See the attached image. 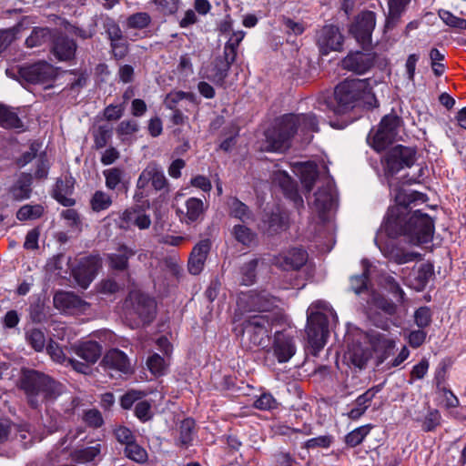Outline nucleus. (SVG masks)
<instances>
[{"instance_id":"nucleus-28","label":"nucleus","mask_w":466,"mask_h":466,"mask_svg":"<svg viewBox=\"0 0 466 466\" xmlns=\"http://www.w3.org/2000/svg\"><path fill=\"white\" fill-rule=\"evenodd\" d=\"M75 352L87 363L94 364L101 356L102 347L96 341L87 340L76 346Z\"/></svg>"},{"instance_id":"nucleus-2","label":"nucleus","mask_w":466,"mask_h":466,"mask_svg":"<svg viewBox=\"0 0 466 466\" xmlns=\"http://www.w3.org/2000/svg\"><path fill=\"white\" fill-rule=\"evenodd\" d=\"M324 106L336 115H344L354 108L372 110L379 106L370 79H346L334 91V98L327 100Z\"/></svg>"},{"instance_id":"nucleus-17","label":"nucleus","mask_w":466,"mask_h":466,"mask_svg":"<svg viewBox=\"0 0 466 466\" xmlns=\"http://www.w3.org/2000/svg\"><path fill=\"white\" fill-rule=\"evenodd\" d=\"M312 212L323 222L328 218V213L335 205V197L332 186L328 183L314 194V199L310 202Z\"/></svg>"},{"instance_id":"nucleus-6","label":"nucleus","mask_w":466,"mask_h":466,"mask_svg":"<svg viewBox=\"0 0 466 466\" xmlns=\"http://www.w3.org/2000/svg\"><path fill=\"white\" fill-rule=\"evenodd\" d=\"M275 319L268 314H258L248 317L241 327H236L237 336H248L249 343L254 347L266 348L268 346L270 334Z\"/></svg>"},{"instance_id":"nucleus-59","label":"nucleus","mask_w":466,"mask_h":466,"mask_svg":"<svg viewBox=\"0 0 466 466\" xmlns=\"http://www.w3.org/2000/svg\"><path fill=\"white\" fill-rule=\"evenodd\" d=\"M253 405L256 409L268 410L277 408L278 402L270 393H262Z\"/></svg>"},{"instance_id":"nucleus-50","label":"nucleus","mask_w":466,"mask_h":466,"mask_svg":"<svg viewBox=\"0 0 466 466\" xmlns=\"http://www.w3.org/2000/svg\"><path fill=\"white\" fill-rule=\"evenodd\" d=\"M106 179V186L108 189L114 190L121 183L123 170L119 167H112L103 171Z\"/></svg>"},{"instance_id":"nucleus-62","label":"nucleus","mask_w":466,"mask_h":466,"mask_svg":"<svg viewBox=\"0 0 466 466\" xmlns=\"http://www.w3.org/2000/svg\"><path fill=\"white\" fill-rule=\"evenodd\" d=\"M440 16L442 21L450 26L459 29H466V19L455 16L449 11H442L440 13Z\"/></svg>"},{"instance_id":"nucleus-5","label":"nucleus","mask_w":466,"mask_h":466,"mask_svg":"<svg viewBox=\"0 0 466 466\" xmlns=\"http://www.w3.org/2000/svg\"><path fill=\"white\" fill-rule=\"evenodd\" d=\"M18 386L33 407L54 400L61 392V384L56 382L49 376L33 370H22Z\"/></svg>"},{"instance_id":"nucleus-58","label":"nucleus","mask_w":466,"mask_h":466,"mask_svg":"<svg viewBox=\"0 0 466 466\" xmlns=\"http://www.w3.org/2000/svg\"><path fill=\"white\" fill-rule=\"evenodd\" d=\"M104 28L110 42L118 41L124 37L120 26L112 18H107L105 21Z\"/></svg>"},{"instance_id":"nucleus-3","label":"nucleus","mask_w":466,"mask_h":466,"mask_svg":"<svg viewBox=\"0 0 466 466\" xmlns=\"http://www.w3.org/2000/svg\"><path fill=\"white\" fill-rule=\"evenodd\" d=\"M367 303L369 305L370 318L372 319L374 325L380 328L382 330L387 331L380 332L378 330H370L368 333L370 344L374 351L380 354L381 361H383L389 357L390 351L395 348L397 338L388 331L390 328L388 320L377 319L375 316H371V311L372 309L375 308L380 309L387 315L391 316L396 313L397 307L392 301L387 299L376 291L370 292Z\"/></svg>"},{"instance_id":"nucleus-46","label":"nucleus","mask_w":466,"mask_h":466,"mask_svg":"<svg viewBox=\"0 0 466 466\" xmlns=\"http://www.w3.org/2000/svg\"><path fill=\"white\" fill-rule=\"evenodd\" d=\"M370 425H363L351 431L345 437L346 444L350 447L360 445L370 433Z\"/></svg>"},{"instance_id":"nucleus-4","label":"nucleus","mask_w":466,"mask_h":466,"mask_svg":"<svg viewBox=\"0 0 466 466\" xmlns=\"http://www.w3.org/2000/svg\"><path fill=\"white\" fill-rule=\"evenodd\" d=\"M329 316L336 314L329 304L324 300H316L307 310L308 347L312 355L317 356L324 348L329 336Z\"/></svg>"},{"instance_id":"nucleus-25","label":"nucleus","mask_w":466,"mask_h":466,"mask_svg":"<svg viewBox=\"0 0 466 466\" xmlns=\"http://www.w3.org/2000/svg\"><path fill=\"white\" fill-rule=\"evenodd\" d=\"M210 246L208 239H203L194 247L187 264L188 271L191 274L198 275L203 270Z\"/></svg>"},{"instance_id":"nucleus-44","label":"nucleus","mask_w":466,"mask_h":466,"mask_svg":"<svg viewBox=\"0 0 466 466\" xmlns=\"http://www.w3.org/2000/svg\"><path fill=\"white\" fill-rule=\"evenodd\" d=\"M275 179H278L279 177H282V181L280 182V186L283 188L285 194L291 199H293L296 203H302V198L299 196L298 191L295 187V185L291 179V177L286 172H279L275 175Z\"/></svg>"},{"instance_id":"nucleus-55","label":"nucleus","mask_w":466,"mask_h":466,"mask_svg":"<svg viewBox=\"0 0 466 466\" xmlns=\"http://www.w3.org/2000/svg\"><path fill=\"white\" fill-rule=\"evenodd\" d=\"M384 288L392 294L400 303L404 302L405 293L394 278L388 276L384 279Z\"/></svg>"},{"instance_id":"nucleus-33","label":"nucleus","mask_w":466,"mask_h":466,"mask_svg":"<svg viewBox=\"0 0 466 466\" xmlns=\"http://www.w3.org/2000/svg\"><path fill=\"white\" fill-rule=\"evenodd\" d=\"M228 206L231 217L236 218L242 222H247L252 219V214L248 207L237 198H229L228 200Z\"/></svg>"},{"instance_id":"nucleus-8","label":"nucleus","mask_w":466,"mask_h":466,"mask_svg":"<svg viewBox=\"0 0 466 466\" xmlns=\"http://www.w3.org/2000/svg\"><path fill=\"white\" fill-rule=\"evenodd\" d=\"M153 191L168 194L169 187L162 168L157 164L151 162L143 169L137 178L134 198L139 201L149 197Z\"/></svg>"},{"instance_id":"nucleus-23","label":"nucleus","mask_w":466,"mask_h":466,"mask_svg":"<svg viewBox=\"0 0 466 466\" xmlns=\"http://www.w3.org/2000/svg\"><path fill=\"white\" fill-rule=\"evenodd\" d=\"M150 225V217L137 208L126 209L119 218V228L123 229H130L134 227L139 229H147Z\"/></svg>"},{"instance_id":"nucleus-20","label":"nucleus","mask_w":466,"mask_h":466,"mask_svg":"<svg viewBox=\"0 0 466 466\" xmlns=\"http://www.w3.org/2000/svg\"><path fill=\"white\" fill-rule=\"evenodd\" d=\"M307 252L302 248H293L274 258V264L283 270H298L305 265Z\"/></svg>"},{"instance_id":"nucleus-16","label":"nucleus","mask_w":466,"mask_h":466,"mask_svg":"<svg viewBox=\"0 0 466 466\" xmlns=\"http://www.w3.org/2000/svg\"><path fill=\"white\" fill-rule=\"evenodd\" d=\"M19 75L27 83L44 84L54 78L55 69L49 63L41 61L21 67Z\"/></svg>"},{"instance_id":"nucleus-1","label":"nucleus","mask_w":466,"mask_h":466,"mask_svg":"<svg viewBox=\"0 0 466 466\" xmlns=\"http://www.w3.org/2000/svg\"><path fill=\"white\" fill-rule=\"evenodd\" d=\"M390 194L395 205L388 209L383 227L391 237L405 236L413 245L429 243L432 240L434 223L431 218L420 210L410 212L409 206L420 199L421 194L408 192L390 184Z\"/></svg>"},{"instance_id":"nucleus-41","label":"nucleus","mask_w":466,"mask_h":466,"mask_svg":"<svg viewBox=\"0 0 466 466\" xmlns=\"http://www.w3.org/2000/svg\"><path fill=\"white\" fill-rule=\"evenodd\" d=\"M112 203L111 196L102 190L96 191L90 199L91 208L95 212H100L109 208Z\"/></svg>"},{"instance_id":"nucleus-42","label":"nucleus","mask_w":466,"mask_h":466,"mask_svg":"<svg viewBox=\"0 0 466 466\" xmlns=\"http://www.w3.org/2000/svg\"><path fill=\"white\" fill-rule=\"evenodd\" d=\"M151 23V16L147 12H137L127 18L126 25L129 29L142 30Z\"/></svg>"},{"instance_id":"nucleus-61","label":"nucleus","mask_w":466,"mask_h":466,"mask_svg":"<svg viewBox=\"0 0 466 466\" xmlns=\"http://www.w3.org/2000/svg\"><path fill=\"white\" fill-rule=\"evenodd\" d=\"M19 32V26H14L8 29L0 30V53L15 40L16 34Z\"/></svg>"},{"instance_id":"nucleus-15","label":"nucleus","mask_w":466,"mask_h":466,"mask_svg":"<svg viewBox=\"0 0 466 466\" xmlns=\"http://www.w3.org/2000/svg\"><path fill=\"white\" fill-rule=\"evenodd\" d=\"M100 268L101 259L97 256H89L80 260L78 266L72 270V274L77 284L81 288L86 289Z\"/></svg>"},{"instance_id":"nucleus-49","label":"nucleus","mask_w":466,"mask_h":466,"mask_svg":"<svg viewBox=\"0 0 466 466\" xmlns=\"http://www.w3.org/2000/svg\"><path fill=\"white\" fill-rule=\"evenodd\" d=\"M125 453L127 457L136 462L144 463L147 460V451L133 441L129 443V445L126 446Z\"/></svg>"},{"instance_id":"nucleus-53","label":"nucleus","mask_w":466,"mask_h":466,"mask_svg":"<svg viewBox=\"0 0 466 466\" xmlns=\"http://www.w3.org/2000/svg\"><path fill=\"white\" fill-rule=\"evenodd\" d=\"M404 11V8L389 3V15L386 18L385 28L387 30L393 29L400 23Z\"/></svg>"},{"instance_id":"nucleus-12","label":"nucleus","mask_w":466,"mask_h":466,"mask_svg":"<svg viewBox=\"0 0 466 466\" xmlns=\"http://www.w3.org/2000/svg\"><path fill=\"white\" fill-rule=\"evenodd\" d=\"M375 25V13L372 11H364L355 17L350 26L349 32L363 48H366L371 44V35Z\"/></svg>"},{"instance_id":"nucleus-24","label":"nucleus","mask_w":466,"mask_h":466,"mask_svg":"<svg viewBox=\"0 0 466 466\" xmlns=\"http://www.w3.org/2000/svg\"><path fill=\"white\" fill-rule=\"evenodd\" d=\"M54 304L56 308L68 314L85 311L87 308L85 301L71 292H57L54 297Z\"/></svg>"},{"instance_id":"nucleus-30","label":"nucleus","mask_w":466,"mask_h":466,"mask_svg":"<svg viewBox=\"0 0 466 466\" xmlns=\"http://www.w3.org/2000/svg\"><path fill=\"white\" fill-rule=\"evenodd\" d=\"M230 66H231L228 62L222 60V57H217L206 77L217 85H223L226 77L228 76Z\"/></svg>"},{"instance_id":"nucleus-64","label":"nucleus","mask_w":466,"mask_h":466,"mask_svg":"<svg viewBox=\"0 0 466 466\" xmlns=\"http://www.w3.org/2000/svg\"><path fill=\"white\" fill-rule=\"evenodd\" d=\"M83 420L90 427L97 428L103 424V418L99 410L90 409L84 412Z\"/></svg>"},{"instance_id":"nucleus-29","label":"nucleus","mask_w":466,"mask_h":466,"mask_svg":"<svg viewBox=\"0 0 466 466\" xmlns=\"http://www.w3.org/2000/svg\"><path fill=\"white\" fill-rule=\"evenodd\" d=\"M32 177L23 174L16 183L10 188L9 194L15 200H23L30 197Z\"/></svg>"},{"instance_id":"nucleus-51","label":"nucleus","mask_w":466,"mask_h":466,"mask_svg":"<svg viewBox=\"0 0 466 466\" xmlns=\"http://www.w3.org/2000/svg\"><path fill=\"white\" fill-rule=\"evenodd\" d=\"M26 340L36 350L41 351L46 345V337L39 329H32L26 332Z\"/></svg>"},{"instance_id":"nucleus-48","label":"nucleus","mask_w":466,"mask_h":466,"mask_svg":"<svg viewBox=\"0 0 466 466\" xmlns=\"http://www.w3.org/2000/svg\"><path fill=\"white\" fill-rule=\"evenodd\" d=\"M194 98L195 96L192 93L174 91L167 96L165 102L169 107H177L183 102H189L194 105Z\"/></svg>"},{"instance_id":"nucleus-37","label":"nucleus","mask_w":466,"mask_h":466,"mask_svg":"<svg viewBox=\"0 0 466 466\" xmlns=\"http://www.w3.org/2000/svg\"><path fill=\"white\" fill-rule=\"evenodd\" d=\"M361 266L363 269L362 274L360 276H353L350 279V287L352 290L357 294H360L367 289V283L369 279L371 264L369 262L368 259H362Z\"/></svg>"},{"instance_id":"nucleus-32","label":"nucleus","mask_w":466,"mask_h":466,"mask_svg":"<svg viewBox=\"0 0 466 466\" xmlns=\"http://www.w3.org/2000/svg\"><path fill=\"white\" fill-rule=\"evenodd\" d=\"M433 274V268L429 263L421 264L416 273L414 280H410L408 285L417 291L422 290Z\"/></svg>"},{"instance_id":"nucleus-52","label":"nucleus","mask_w":466,"mask_h":466,"mask_svg":"<svg viewBox=\"0 0 466 466\" xmlns=\"http://www.w3.org/2000/svg\"><path fill=\"white\" fill-rule=\"evenodd\" d=\"M430 362L423 358L419 363L414 365L410 373L409 384L414 383L416 380H422L428 373Z\"/></svg>"},{"instance_id":"nucleus-40","label":"nucleus","mask_w":466,"mask_h":466,"mask_svg":"<svg viewBox=\"0 0 466 466\" xmlns=\"http://www.w3.org/2000/svg\"><path fill=\"white\" fill-rule=\"evenodd\" d=\"M288 217L286 214L278 211L277 213H272L268 219L263 220V225L260 227L263 229H267L269 232H278L279 230H282L287 227Z\"/></svg>"},{"instance_id":"nucleus-39","label":"nucleus","mask_w":466,"mask_h":466,"mask_svg":"<svg viewBox=\"0 0 466 466\" xmlns=\"http://www.w3.org/2000/svg\"><path fill=\"white\" fill-rule=\"evenodd\" d=\"M167 357L153 353L147 360V367L148 370L156 377L163 376L168 367Z\"/></svg>"},{"instance_id":"nucleus-13","label":"nucleus","mask_w":466,"mask_h":466,"mask_svg":"<svg viewBox=\"0 0 466 466\" xmlns=\"http://www.w3.org/2000/svg\"><path fill=\"white\" fill-rule=\"evenodd\" d=\"M316 45L322 56L342 49L344 36L339 28L334 25H325L316 32Z\"/></svg>"},{"instance_id":"nucleus-56","label":"nucleus","mask_w":466,"mask_h":466,"mask_svg":"<svg viewBox=\"0 0 466 466\" xmlns=\"http://www.w3.org/2000/svg\"><path fill=\"white\" fill-rule=\"evenodd\" d=\"M384 288L392 294L400 303L404 302L405 293L394 278L388 276L384 279Z\"/></svg>"},{"instance_id":"nucleus-57","label":"nucleus","mask_w":466,"mask_h":466,"mask_svg":"<svg viewBox=\"0 0 466 466\" xmlns=\"http://www.w3.org/2000/svg\"><path fill=\"white\" fill-rule=\"evenodd\" d=\"M47 353L51 359L60 364L66 365L69 360L63 350V349L54 341H51L46 347Z\"/></svg>"},{"instance_id":"nucleus-27","label":"nucleus","mask_w":466,"mask_h":466,"mask_svg":"<svg viewBox=\"0 0 466 466\" xmlns=\"http://www.w3.org/2000/svg\"><path fill=\"white\" fill-rule=\"evenodd\" d=\"M53 53L60 61H68L75 57L76 44L73 39L59 35L54 40Z\"/></svg>"},{"instance_id":"nucleus-14","label":"nucleus","mask_w":466,"mask_h":466,"mask_svg":"<svg viewBox=\"0 0 466 466\" xmlns=\"http://www.w3.org/2000/svg\"><path fill=\"white\" fill-rule=\"evenodd\" d=\"M238 307L245 311L267 312L277 306V299L265 290H251L238 299Z\"/></svg>"},{"instance_id":"nucleus-36","label":"nucleus","mask_w":466,"mask_h":466,"mask_svg":"<svg viewBox=\"0 0 466 466\" xmlns=\"http://www.w3.org/2000/svg\"><path fill=\"white\" fill-rule=\"evenodd\" d=\"M101 452V445L96 443L93 446L76 450L72 453V460L75 462L85 464L95 461Z\"/></svg>"},{"instance_id":"nucleus-19","label":"nucleus","mask_w":466,"mask_h":466,"mask_svg":"<svg viewBox=\"0 0 466 466\" xmlns=\"http://www.w3.org/2000/svg\"><path fill=\"white\" fill-rule=\"evenodd\" d=\"M375 54L360 51L350 52L342 59V66L348 71L363 75L370 71L375 64Z\"/></svg>"},{"instance_id":"nucleus-47","label":"nucleus","mask_w":466,"mask_h":466,"mask_svg":"<svg viewBox=\"0 0 466 466\" xmlns=\"http://www.w3.org/2000/svg\"><path fill=\"white\" fill-rule=\"evenodd\" d=\"M44 208L41 205H25L19 208L16 218L20 221L33 220L40 218Z\"/></svg>"},{"instance_id":"nucleus-7","label":"nucleus","mask_w":466,"mask_h":466,"mask_svg":"<svg viewBox=\"0 0 466 466\" xmlns=\"http://www.w3.org/2000/svg\"><path fill=\"white\" fill-rule=\"evenodd\" d=\"M296 132L295 118H274L270 127L264 132L263 149L282 152L289 148L290 138Z\"/></svg>"},{"instance_id":"nucleus-31","label":"nucleus","mask_w":466,"mask_h":466,"mask_svg":"<svg viewBox=\"0 0 466 466\" xmlns=\"http://www.w3.org/2000/svg\"><path fill=\"white\" fill-rule=\"evenodd\" d=\"M135 253L134 249L124 245L120 246L116 253L108 255L110 266L115 269H126L129 258L133 257Z\"/></svg>"},{"instance_id":"nucleus-35","label":"nucleus","mask_w":466,"mask_h":466,"mask_svg":"<svg viewBox=\"0 0 466 466\" xmlns=\"http://www.w3.org/2000/svg\"><path fill=\"white\" fill-rule=\"evenodd\" d=\"M195 421L192 419H185L179 426V436L177 444L181 447L187 448L192 444L195 432Z\"/></svg>"},{"instance_id":"nucleus-45","label":"nucleus","mask_w":466,"mask_h":466,"mask_svg":"<svg viewBox=\"0 0 466 466\" xmlns=\"http://www.w3.org/2000/svg\"><path fill=\"white\" fill-rule=\"evenodd\" d=\"M233 235L238 242L247 247L252 245L256 240L255 233L243 225H236L233 228Z\"/></svg>"},{"instance_id":"nucleus-26","label":"nucleus","mask_w":466,"mask_h":466,"mask_svg":"<svg viewBox=\"0 0 466 466\" xmlns=\"http://www.w3.org/2000/svg\"><path fill=\"white\" fill-rule=\"evenodd\" d=\"M382 389V385H376L360 395L354 402V407L348 412V416L351 420L360 419L370 407L376 394Z\"/></svg>"},{"instance_id":"nucleus-21","label":"nucleus","mask_w":466,"mask_h":466,"mask_svg":"<svg viewBox=\"0 0 466 466\" xmlns=\"http://www.w3.org/2000/svg\"><path fill=\"white\" fill-rule=\"evenodd\" d=\"M104 369L113 377L112 371L127 374L131 366L127 356L117 349L108 350L102 360Z\"/></svg>"},{"instance_id":"nucleus-22","label":"nucleus","mask_w":466,"mask_h":466,"mask_svg":"<svg viewBox=\"0 0 466 466\" xmlns=\"http://www.w3.org/2000/svg\"><path fill=\"white\" fill-rule=\"evenodd\" d=\"M293 338L286 333L278 332L274 336L273 353L279 363L289 361L296 353Z\"/></svg>"},{"instance_id":"nucleus-18","label":"nucleus","mask_w":466,"mask_h":466,"mask_svg":"<svg viewBox=\"0 0 466 466\" xmlns=\"http://www.w3.org/2000/svg\"><path fill=\"white\" fill-rule=\"evenodd\" d=\"M207 209L208 205L202 199L191 197L185 201L184 208L177 210V214L181 223L190 226L202 221Z\"/></svg>"},{"instance_id":"nucleus-9","label":"nucleus","mask_w":466,"mask_h":466,"mask_svg":"<svg viewBox=\"0 0 466 466\" xmlns=\"http://www.w3.org/2000/svg\"><path fill=\"white\" fill-rule=\"evenodd\" d=\"M402 118H381L379 127L368 135L369 145L376 151L384 150L393 140L401 138L400 129Z\"/></svg>"},{"instance_id":"nucleus-10","label":"nucleus","mask_w":466,"mask_h":466,"mask_svg":"<svg viewBox=\"0 0 466 466\" xmlns=\"http://www.w3.org/2000/svg\"><path fill=\"white\" fill-rule=\"evenodd\" d=\"M416 161L414 147L398 145L390 148L382 162L386 175L393 176L404 167H410Z\"/></svg>"},{"instance_id":"nucleus-34","label":"nucleus","mask_w":466,"mask_h":466,"mask_svg":"<svg viewBox=\"0 0 466 466\" xmlns=\"http://www.w3.org/2000/svg\"><path fill=\"white\" fill-rule=\"evenodd\" d=\"M52 39L51 31L46 27H35L25 39V45L29 48L40 47Z\"/></svg>"},{"instance_id":"nucleus-60","label":"nucleus","mask_w":466,"mask_h":466,"mask_svg":"<svg viewBox=\"0 0 466 466\" xmlns=\"http://www.w3.org/2000/svg\"><path fill=\"white\" fill-rule=\"evenodd\" d=\"M441 420L438 410H431L427 413L422 422V428L425 431H432L440 425Z\"/></svg>"},{"instance_id":"nucleus-43","label":"nucleus","mask_w":466,"mask_h":466,"mask_svg":"<svg viewBox=\"0 0 466 466\" xmlns=\"http://www.w3.org/2000/svg\"><path fill=\"white\" fill-rule=\"evenodd\" d=\"M258 264V259L254 258L244 264L240 269V282L242 285L249 286L255 282L256 279V268Z\"/></svg>"},{"instance_id":"nucleus-11","label":"nucleus","mask_w":466,"mask_h":466,"mask_svg":"<svg viewBox=\"0 0 466 466\" xmlns=\"http://www.w3.org/2000/svg\"><path fill=\"white\" fill-rule=\"evenodd\" d=\"M125 305L127 309V316L133 318V315H137L139 323L143 324L150 322L156 311L154 299L139 290H132Z\"/></svg>"},{"instance_id":"nucleus-63","label":"nucleus","mask_w":466,"mask_h":466,"mask_svg":"<svg viewBox=\"0 0 466 466\" xmlns=\"http://www.w3.org/2000/svg\"><path fill=\"white\" fill-rule=\"evenodd\" d=\"M283 25L288 35H300L305 31V25L302 22H297L291 18L284 17Z\"/></svg>"},{"instance_id":"nucleus-38","label":"nucleus","mask_w":466,"mask_h":466,"mask_svg":"<svg viewBox=\"0 0 466 466\" xmlns=\"http://www.w3.org/2000/svg\"><path fill=\"white\" fill-rule=\"evenodd\" d=\"M299 171L301 176L302 184L308 191H310L318 176L317 165L313 162L300 164Z\"/></svg>"},{"instance_id":"nucleus-54","label":"nucleus","mask_w":466,"mask_h":466,"mask_svg":"<svg viewBox=\"0 0 466 466\" xmlns=\"http://www.w3.org/2000/svg\"><path fill=\"white\" fill-rule=\"evenodd\" d=\"M157 9L164 15H175L180 5V0H154Z\"/></svg>"}]
</instances>
